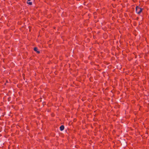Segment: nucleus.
Returning <instances> with one entry per match:
<instances>
[{"instance_id":"obj_4","label":"nucleus","mask_w":149,"mask_h":149,"mask_svg":"<svg viewBox=\"0 0 149 149\" xmlns=\"http://www.w3.org/2000/svg\"><path fill=\"white\" fill-rule=\"evenodd\" d=\"M27 4L30 5H31L32 4V3L30 2H28V1H27Z\"/></svg>"},{"instance_id":"obj_1","label":"nucleus","mask_w":149,"mask_h":149,"mask_svg":"<svg viewBox=\"0 0 149 149\" xmlns=\"http://www.w3.org/2000/svg\"><path fill=\"white\" fill-rule=\"evenodd\" d=\"M143 9L137 6L136 8V12L137 13L139 14L142 11Z\"/></svg>"},{"instance_id":"obj_2","label":"nucleus","mask_w":149,"mask_h":149,"mask_svg":"<svg viewBox=\"0 0 149 149\" xmlns=\"http://www.w3.org/2000/svg\"><path fill=\"white\" fill-rule=\"evenodd\" d=\"M60 130L61 131H62L64 129V127L63 125H61L60 127Z\"/></svg>"},{"instance_id":"obj_5","label":"nucleus","mask_w":149,"mask_h":149,"mask_svg":"<svg viewBox=\"0 0 149 149\" xmlns=\"http://www.w3.org/2000/svg\"><path fill=\"white\" fill-rule=\"evenodd\" d=\"M31 0H27V1H30Z\"/></svg>"},{"instance_id":"obj_3","label":"nucleus","mask_w":149,"mask_h":149,"mask_svg":"<svg viewBox=\"0 0 149 149\" xmlns=\"http://www.w3.org/2000/svg\"><path fill=\"white\" fill-rule=\"evenodd\" d=\"M38 50V49L36 47H35L34 48V50L35 51H37V52H38V53H40V52L39 51H37V50Z\"/></svg>"}]
</instances>
